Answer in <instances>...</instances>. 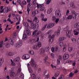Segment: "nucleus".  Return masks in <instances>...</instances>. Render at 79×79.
I'll return each instance as SVG.
<instances>
[{
	"label": "nucleus",
	"instance_id": "c756f323",
	"mask_svg": "<svg viewBox=\"0 0 79 79\" xmlns=\"http://www.w3.org/2000/svg\"><path fill=\"white\" fill-rule=\"evenodd\" d=\"M64 52H65L66 50V44H64V48H63Z\"/></svg>",
	"mask_w": 79,
	"mask_h": 79
},
{
	"label": "nucleus",
	"instance_id": "9d476101",
	"mask_svg": "<svg viewBox=\"0 0 79 79\" xmlns=\"http://www.w3.org/2000/svg\"><path fill=\"white\" fill-rule=\"evenodd\" d=\"M30 56L29 55H27L26 56H24L22 57L23 59H25V60H27V59H29Z\"/></svg>",
	"mask_w": 79,
	"mask_h": 79
},
{
	"label": "nucleus",
	"instance_id": "5fc2aeb1",
	"mask_svg": "<svg viewBox=\"0 0 79 79\" xmlns=\"http://www.w3.org/2000/svg\"><path fill=\"white\" fill-rule=\"evenodd\" d=\"M42 21H47V19H44V18H42Z\"/></svg>",
	"mask_w": 79,
	"mask_h": 79
},
{
	"label": "nucleus",
	"instance_id": "4be33fe9",
	"mask_svg": "<svg viewBox=\"0 0 79 79\" xmlns=\"http://www.w3.org/2000/svg\"><path fill=\"white\" fill-rule=\"evenodd\" d=\"M34 40H30L28 41V43H29V44H33V42H34Z\"/></svg>",
	"mask_w": 79,
	"mask_h": 79
},
{
	"label": "nucleus",
	"instance_id": "2eb2a0df",
	"mask_svg": "<svg viewBox=\"0 0 79 79\" xmlns=\"http://www.w3.org/2000/svg\"><path fill=\"white\" fill-rule=\"evenodd\" d=\"M44 75L45 76V77L47 79L49 77V76H48V74H47V70H45L44 72Z\"/></svg>",
	"mask_w": 79,
	"mask_h": 79
},
{
	"label": "nucleus",
	"instance_id": "13d9d810",
	"mask_svg": "<svg viewBox=\"0 0 79 79\" xmlns=\"http://www.w3.org/2000/svg\"><path fill=\"white\" fill-rule=\"evenodd\" d=\"M52 9H50V10H48V14H50V13L52 12Z\"/></svg>",
	"mask_w": 79,
	"mask_h": 79
},
{
	"label": "nucleus",
	"instance_id": "0e129e2a",
	"mask_svg": "<svg viewBox=\"0 0 79 79\" xmlns=\"http://www.w3.org/2000/svg\"><path fill=\"white\" fill-rule=\"evenodd\" d=\"M27 21L28 22H29V23H31H31H32V22H33V21H32L31 20H30L29 19H28Z\"/></svg>",
	"mask_w": 79,
	"mask_h": 79
},
{
	"label": "nucleus",
	"instance_id": "8fccbe9b",
	"mask_svg": "<svg viewBox=\"0 0 79 79\" xmlns=\"http://www.w3.org/2000/svg\"><path fill=\"white\" fill-rule=\"evenodd\" d=\"M45 63V64H46L47 65H48V66H49L50 65V63H49V62H48V61H45L44 62Z\"/></svg>",
	"mask_w": 79,
	"mask_h": 79
},
{
	"label": "nucleus",
	"instance_id": "0eeeda50",
	"mask_svg": "<svg viewBox=\"0 0 79 79\" xmlns=\"http://www.w3.org/2000/svg\"><path fill=\"white\" fill-rule=\"evenodd\" d=\"M25 31L27 35H30L31 32H30V31H29V29L28 28H26L25 29Z\"/></svg>",
	"mask_w": 79,
	"mask_h": 79
},
{
	"label": "nucleus",
	"instance_id": "6e6552de",
	"mask_svg": "<svg viewBox=\"0 0 79 79\" xmlns=\"http://www.w3.org/2000/svg\"><path fill=\"white\" fill-rule=\"evenodd\" d=\"M69 58V54H64L63 56V59L64 60H67Z\"/></svg>",
	"mask_w": 79,
	"mask_h": 79
},
{
	"label": "nucleus",
	"instance_id": "c03bdc74",
	"mask_svg": "<svg viewBox=\"0 0 79 79\" xmlns=\"http://www.w3.org/2000/svg\"><path fill=\"white\" fill-rule=\"evenodd\" d=\"M29 53H31V55H34V52L33 51H30L29 52Z\"/></svg>",
	"mask_w": 79,
	"mask_h": 79
},
{
	"label": "nucleus",
	"instance_id": "de8ad7c7",
	"mask_svg": "<svg viewBox=\"0 0 79 79\" xmlns=\"http://www.w3.org/2000/svg\"><path fill=\"white\" fill-rule=\"evenodd\" d=\"M69 77H73V73H72V72H71L69 74Z\"/></svg>",
	"mask_w": 79,
	"mask_h": 79
},
{
	"label": "nucleus",
	"instance_id": "680f3d73",
	"mask_svg": "<svg viewBox=\"0 0 79 79\" xmlns=\"http://www.w3.org/2000/svg\"><path fill=\"white\" fill-rule=\"evenodd\" d=\"M63 19L64 20H65L66 19H67V18H66V15H65L63 17Z\"/></svg>",
	"mask_w": 79,
	"mask_h": 79
},
{
	"label": "nucleus",
	"instance_id": "4d7b16f0",
	"mask_svg": "<svg viewBox=\"0 0 79 79\" xmlns=\"http://www.w3.org/2000/svg\"><path fill=\"white\" fill-rule=\"evenodd\" d=\"M17 44H18V45H19V47H21V46H22V45L23 44H21V43H17Z\"/></svg>",
	"mask_w": 79,
	"mask_h": 79
},
{
	"label": "nucleus",
	"instance_id": "f8f14e48",
	"mask_svg": "<svg viewBox=\"0 0 79 79\" xmlns=\"http://www.w3.org/2000/svg\"><path fill=\"white\" fill-rule=\"evenodd\" d=\"M16 36H17V33L16 32H15L13 33L12 35V39L14 40H15L16 38Z\"/></svg>",
	"mask_w": 79,
	"mask_h": 79
},
{
	"label": "nucleus",
	"instance_id": "f257e3e1",
	"mask_svg": "<svg viewBox=\"0 0 79 79\" xmlns=\"http://www.w3.org/2000/svg\"><path fill=\"white\" fill-rule=\"evenodd\" d=\"M40 35L41 37V38L43 39L44 36H43V34L40 31H38V29L36 30L35 31H34L32 33V35H34L35 36H37L39 35Z\"/></svg>",
	"mask_w": 79,
	"mask_h": 79
},
{
	"label": "nucleus",
	"instance_id": "e2e57ef3",
	"mask_svg": "<svg viewBox=\"0 0 79 79\" xmlns=\"http://www.w3.org/2000/svg\"><path fill=\"white\" fill-rule=\"evenodd\" d=\"M60 63V59H58L57 60V64H59Z\"/></svg>",
	"mask_w": 79,
	"mask_h": 79
},
{
	"label": "nucleus",
	"instance_id": "7ed1b4c3",
	"mask_svg": "<svg viewBox=\"0 0 79 79\" xmlns=\"http://www.w3.org/2000/svg\"><path fill=\"white\" fill-rule=\"evenodd\" d=\"M55 15L57 18H60L61 16V14L59 10H57L55 11Z\"/></svg>",
	"mask_w": 79,
	"mask_h": 79
},
{
	"label": "nucleus",
	"instance_id": "ddd939ff",
	"mask_svg": "<svg viewBox=\"0 0 79 79\" xmlns=\"http://www.w3.org/2000/svg\"><path fill=\"white\" fill-rule=\"evenodd\" d=\"M15 18L17 19L18 21H20L21 20V16L17 14L15 15Z\"/></svg>",
	"mask_w": 79,
	"mask_h": 79
},
{
	"label": "nucleus",
	"instance_id": "4c0bfd02",
	"mask_svg": "<svg viewBox=\"0 0 79 79\" xmlns=\"http://www.w3.org/2000/svg\"><path fill=\"white\" fill-rule=\"evenodd\" d=\"M8 55L9 56H13V53L11 52H10L8 53Z\"/></svg>",
	"mask_w": 79,
	"mask_h": 79
},
{
	"label": "nucleus",
	"instance_id": "a878e982",
	"mask_svg": "<svg viewBox=\"0 0 79 79\" xmlns=\"http://www.w3.org/2000/svg\"><path fill=\"white\" fill-rule=\"evenodd\" d=\"M73 17V15H70L67 18L68 19H71Z\"/></svg>",
	"mask_w": 79,
	"mask_h": 79
},
{
	"label": "nucleus",
	"instance_id": "aec40b11",
	"mask_svg": "<svg viewBox=\"0 0 79 79\" xmlns=\"http://www.w3.org/2000/svg\"><path fill=\"white\" fill-rule=\"evenodd\" d=\"M23 24L24 26L25 27H27L28 26H29V24H28V23L26 22H24L23 23Z\"/></svg>",
	"mask_w": 79,
	"mask_h": 79
},
{
	"label": "nucleus",
	"instance_id": "bb28decb",
	"mask_svg": "<svg viewBox=\"0 0 79 79\" xmlns=\"http://www.w3.org/2000/svg\"><path fill=\"white\" fill-rule=\"evenodd\" d=\"M6 8H7V10H6V9L5 10V12H4V13H7L9 11V7H6Z\"/></svg>",
	"mask_w": 79,
	"mask_h": 79
},
{
	"label": "nucleus",
	"instance_id": "603ef678",
	"mask_svg": "<svg viewBox=\"0 0 79 79\" xmlns=\"http://www.w3.org/2000/svg\"><path fill=\"white\" fill-rule=\"evenodd\" d=\"M74 27L75 28H77V27H79V26H78V25H77V23H76V24H75L74 25Z\"/></svg>",
	"mask_w": 79,
	"mask_h": 79
},
{
	"label": "nucleus",
	"instance_id": "a211bd4d",
	"mask_svg": "<svg viewBox=\"0 0 79 79\" xmlns=\"http://www.w3.org/2000/svg\"><path fill=\"white\" fill-rule=\"evenodd\" d=\"M60 74V72L59 71H58L56 72L54 76L56 77H57V76H58V75H59V74Z\"/></svg>",
	"mask_w": 79,
	"mask_h": 79
},
{
	"label": "nucleus",
	"instance_id": "052dcab7",
	"mask_svg": "<svg viewBox=\"0 0 79 79\" xmlns=\"http://www.w3.org/2000/svg\"><path fill=\"white\" fill-rule=\"evenodd\" d=\"M51 51H52V52H54V51H55V48H52Z\"/></svg>",
	"mask_w": 79,
	"mask_h": 79
},
{
	"label": "nucleus",
	"instance_id": "774afa93",
	"mask_svg": "<svg viewBox=\"0 0 79 79\" xmlns=\"http://www.w3.org/2000/svg\"><path fill=\"white\" fill-rule=\"evenodd\" d=\"M17 2L19 4H21V1L19 0H17Z\"/></svg>",
	"mask_w": 79,
	"mask_h": 79
},
{
	"label": "nucleus",
	"instance_id": "49530a36",
	"mask_svg": "<svg viewBox=\"0 0 79 79\" xmlns=\"http://www.w3.org/2000/svg\"><path fill=\"white\" fill-rule=\"evenodd\" d=\"M51 0H48L46 2V4L48 5V4H49L50 2H51Z\"/></svg>",
	"mask_w": 79,
	"mask_h": 79
},
{
	"label": "nucleus",
	"instance_id": "c85d7f7f",
	"mask_svg": "<svg viewBox=\"0 0 79 79\" xmlns=\"http://www.w3.org/2000/svg\"><path fill=\"white\" fill-rule=\"evenodd\" d=\"M15 47L16 48H19V46L17 43L15 44Z\"/></svg>",
	"mask_w": 79,
	"mask_h": 79
},
{
	"label": "nucleus",
	"instance_id": "c9c22d12",
	"mask_svg": "<svg viewBox=\"0 0 79 79\" xmlns=\"http://www.w3.org/2000/svg\"><path fill=\"white\" fill-rule=\"evenodd\" d=\"M69 29V28L67 26L66 27L64 28V31H66L68 30Z\"/></svg>",
	"mask_w": 79,
	"mask_h": 79
},
{
	"label": "nucleus",
	"instance_id": "5701e85b",
	"mask_svg": "<svg viewBox=\"0 0 79 79\" xmlns=\"http://www.w3.org/2000/svg\"><path fill=\"white\" fill-rule=\"evenodd\" d=\"M21 69H19L18 70V71L17 72V73L16 75L17 76H18L20 74V73L21 72Z\"/></svg>",
	"mask_w": 79,
	"mask_h": 79
},
{
	"label": "nucleus",
	"instance_id": "39448f33",
	"mask_svg": "<svg viewBox=\"0 0 79 79\" xmlns=\"http://www.w3.org/2000/svg\"><path fill=\"white\" fill-rule=\"evenodd\" d=\"M31 5H32V4L31 3H29L27 4V11L28 15H29V11H30V9H29V8Z\"/></svg>",
	"mask_w": 79,
	"mask_h": 79
},
{
	"label": "nucleus",
	"instance_id": "cd10ccee",
	"mask_svg": "<svg viewBox=\"0 0 79 79\" xmlns=\"http://www.w3.org/2000/svg\"><path fill=\"white\" fill-rule=\"evenodd\" d=\"M5 47L6 48H8V47H10V45L8 43H6V44Z\"/></svg>",
	"mask_w": 79,
	"mask_h": 79
},
{
	"label": "nucleus",
	"instance_id": "72a5a7b5",
	"mask_svg": "<svg viewBox=\"0 0 79 79\" xmlns=\"http://www.w3.org/2000/svg\"><path fill=\"white\" fill-rule=\"evenodd\" d=\"M45 10V8L44 7H42L41 6L40 7V11H44Z\"/></svg>",
	"mask_w": 79,
	"mask_h": 79
},
{
	"label": "nucleus",
	"instance_id": "423d86ee",
	"mask_svg": "<svg viewBox=\"0 0 79 79\" xmlns=\"http://www.w3.org/2000/svg\"><path fill=\"white\" fill-rule=\"evenodd\" d=\"M23 39L24 41L27 40V35H26V33H24L23 34Z\"/></svg>",
	"mask_w": 79,
	"mask_h": 79
},
{
	"label": "nucleus",
	"instance_id": "e433bc0d",
	"mask_svg": "<svg viewBox=\"0 0 79 79\" xmlns=\"http://www.w3.org/2000/svg\"><path fill=\"white\" fill-rule=\"evenodd\" d=\"M71 40L72 42H73L74 43H75V42H76V39L75 38H72L71 39Z\"/></svg>",
	"mask_w": 79,
	"mask_h": 79
},
{
	"label": "nucleus",
	"instance_id": "bf43d9fd",
	"mask_svg": "<svg viewBox=\"0 0 79 79\" xmlns=\"http://www.w3.org/2000/svg\"><path fill=\"white\" fill-rule=\"evenodd\" d=\"M22 3L23 4H24V5H26V4H27V2H26L25 1H23L22 2Z\"/></svg>",
	"mask_w": 79,
	"mask_h": 79
},
{
	"label": "nucleus",
	"instance_id": "f704fd0d",
	"mask_svg": "<svg viewBox=\"0 0 79 79\" xmlns=\"http://www.w3.org/2000/svg\"><path fill=\"white\" fill-rule=\"evenodd\" d=\"M37 46L39 48H40V47H41L42 46V45H41V43H40V42H38V43Z\"/></svg>",
	"mask_w": 79,
	"mask_h": 79
},
{
	"label": "nucleus",
	"instance_id": "6e6d98bb",
	"mask_svg": "<svg viewBox=\"0 0 79 79\" xmlns=\"http://www.w3.org/2000/svg\"><path fill=\"white\" fill-rule=\"evenodd\" d=\"M71 31H68L66 32V34H71Z\"/></svg>",
	"mask_w": 79,
	"mask_h": 79
},
{
	"label": "nucleus",
	"instance_id": "6ab92c4d",
	"mask_svg": "<svg viewBox=\"0 0 79 79\" xmlns=\"http://www.w3.org/2000/svg\"><path fill=\"white\" fill-rule=\"evenodd\" d=\"M60 28H59L58 29L57 31L55 32V34H56L57 35H60Z\"/></svg>",
	"mask_w": 79,
	"mask_h": 79
},
{
	"label": "nucleus",
	"instance_id": "20e7f679",
	"mask_svg": "<svg viewBox=\"0 0 79 79\" xmlns=\"http://www.w3.org/2000/svg\"><path fill=\"white\" fill-rule=\"evenodd\" d=\"M49 38V42L50 43H52V42H53V39H54V37H55V35H53L51 36V35H49L48 36Z\"/></svg>",
	"mask_w": 79,
	"mask_h": 79
},
{
	"label": "nucleus",
	"instance_id": "7c9ffc66",
	"mask_svg": "<svg viewBox=\"0 0 79 79\" xmlns=\"http://www.w3.org/2000/svg\"><path fill=\"white\" fill-rule=\"evenodd\" d=\"M47 24L45 25L42 29L41 31H44V30H45V29L46 28V27H47Z\"/></svg>",
	"mask_w": 79,
	"mask_h": 79
},
{
	"label": "nucleus",
	"instance_id": "69168bd1",
	"mask_svg": "<svg viewBox=\"0 0 79 79\" xmlns=\"http://www.w3.org/2000/svg\"><path fill=\"white\" fill-rule=\"evenodd\" d=\"M37 19H38L37 17H35L34 18V19L33 20V21L34 22V21H36V20H37Z\"/></svg>",
	"mask_w": 79,
	"mask_h": 79
},
{
	"label": "nucleus",
	"instance_id": "09e8293b",
	"mask_svg": "<svg viewBox=\"0 0 79 79\" xmlns=\"http://www.w3.org/2000/svg\"><path fill=\"white\" fill-rule=\"evenodd\" d=\"M68 50L69 52H71L73 50V48L70 47L69 48Z\"/></svg>",
	"mask_w": 79,
	"mask_h": 79
},
{
	"label": "nucleus",
	"instance_id": "dca6fc26",
	"mask_svg": "<svg viewBox=\"0 0 79 79\" xmlns=\"http://www.w3.org/2000/svg\"><path fill=\"white\" fill-rule=\"evenodd\" d=\"M65 39H66V37H60L59 39V42H61V41H63V40H64Z\"/></svg>",
	"mask_w": 79,
	"mask_h": 79
},
{
	"label": "nucleus",
	"instance_id": "b1692460",
	"mask_svg": "<svg viewBox=\"0 0 79 79\" xmlns=\"http://www.w3.org/2000/svg\"><path fill=\"white\" fill-rule=\"evenodd\" d=\"M74 34L75 35H78L79 34V32L77 31V30L76 29L74 31Z\"/></svg>",
	"mask_w": 79,
	"mask_h": 79
},
{
	"label": "nucleus",
	"instance_id": "412c9836",
	"mask_svg": "<svg viewBox=\"0 0 79 79\" xmlns=\"http://www.w3.org/2000/svg\"><path fill=\"white\" fill-rule=\"evenodd\" d=\"M9 43L11 45H14L15 44V43H14V42H13V40H11L10 41H9Z\"/></svg>",
	"mask_w": 79,
	"mask_h": 79
},
{
	"label": "nucleus",
	"instance_id": "1a4fd4ad",
	"mask_svg": "<svg viewBox=\"0 0 79 79\" xmlns=\"http://www.w3.org/2000/svg\"><path fill=\"white\" fill-rule=\"evenodd\" d=\"M54 25H55V24L54 23L49 24L47 26V28L48 29H50L51 27H53Z\"/></svg>",
	"mask_w": 79,
	"mask_h": 79
},
{
	"label": "nucleus",
	"instance_id": "2f4dec72",
	"mask_svg": "<svg viewBox=\"0 0 79 79\" xmlns=\"http://www.w3.org/2000/svg\"><path fill=\"white\" fill-rule=\"evenodd\" d=\"M35 77V75L34 74H32L31 75V79H34Z\"/></svg>",
	"mask_w": 79,
	"mask_h": 79
},
{
	"label": "nucleus",
	"instance_id": "37998d69",
	"mask_svg": "<svg viewBox=\"0 0 79 79\" xmlns=\"http://www.w3.org/2000/svg\"><path fill=\"white\" fill-rule=\"evenodd\" d=\"M48 59V56H46L45 57V58L44 59V61L45 62V61H47V60Z\"/></svg>",
	"mask_w": 79,
	"mask_h": 79
},
{
	"label": "nucleus",
	"instance_id": "9b49d317",
	"mask_svg": "<svg viewBox=\"0 0 79 79\" xmlns=\"http://www.w3.org/2000/svg\"><path fill=\"white\" fill-rule=\"evenodd\" d=\"M15 76H16V74L14 72H12L10 74V76L11 77H12V78L15 77Z\"/></svg>",
	"mask_w": 79,
	"mask_h": 79
},
{
	"label": "nucleus",
	"instance_id": "79ce46f5",
	"mask_svg": "<svg viewBox=\"0 0 79 79\" xmlns=\"http://www.w3.org/2000/svg\"><path fill=\"white\" fill-rule=\"evenodd\" d=\"M35 28L36 29H38V28L39 27V25L37 23H35Z\"/></svg>",
	"mask_w": 79,
	"mask_h": 79
},
{
	"label": "nucleus",
	"instance_id": "f03ea898",
	"mask_svg": "<svg viewBox=\"0 0 79 79\" xmlns=\"http://www.w3.org/2000/svg\"><path fill=\"white\" fill-rule=\"evenodd\" d=\"M31 66L33 67L34 66V69H36L37 68V65L35 64V62L34 61V60L33 59H31Z\"/></svg>",
	"mask_w": 79,
	"mask_h": 79
},
{
	"label": "nucleus",
	"instance_id": "f3484780",
	"mask_svg": "<svg viewBox=\"0 0 79 79\" xmlns=\"http://www.w3.org/2000/svg\"><path fill=\"white\" fill-rule=\"evenodd\" d=\"M40 55H42L44 53V52H45V50L43 49H40Z\"/></svg>",
	"mask_w": 79,
	"mask_h": 79
},
{
	"label": "nucleus",
	"instance_id": "864d4df0",
	"mask_svg": "<svg viewBox=\"0 0 79 79\" xmlns=\"http://www.w3.org/2000/svg\"><path fill=\"white\" fill-rule=\"evenodd\" d=\"M56 19V16H53L52 17V20H53L54 21L55 20V19Z\"/></svg>",
	"mask_w": 79,
	"mask_h": 79
},
{
	"label": "nucleus",
	"instance_id": "473e14b6",
	"mask_svg": "<svg viewBox=\"0 0 79 79\" xmlns=\"http://www.w3.org/2000/svg\"><path fill=\"white\" fill-rule=\"evenodd\" d=\"M36 14V12L35 11H33V12L32 13V16H34L35 15V14Z\"/></svg>",
	"mask_w": 79,
	"mask_h": 79
},
{
	"label": "nucleus",
	"instance_id": "ea45409f",
	"mask_svg": "<svg viewBox=\"0 0 79 79\" xmlns=\"http://www.w3.org/2000/svg\"><path fill=\"white\" fill-rule=\"evenodd\" d=\"M70 6L71 7H72V8H75V5H74V3H72L71 4H70Z\"/></svg>",
	"mask_w": 79,
	"mask_h": 79
},
{
	"label": "nucleus",
	"instance_id": "4468645a",
	"mask_svg": "<svg viewBox=\"0 0 79 79\" xmlns=\"http://www.w3.org/2000/svg\"><path fill=\"white\" fill-rule=\"evenodd\" d=\"M31 28L33 29H35V24H34V22H32V23H31Z\"/></svg>",
	"mask_w": 79,
	"mask_h": 79
},
{
	"label": "nucleus",
	"instance_id": "3c124183",
	"mask_svg": "<svg viewBox=\"0 0 79 79\" xmlns=\"http://www.w3.org/2000/svg\"><path fill=\"white\" fill-rule=\"evenodd\" d=\"M59 20H60V19L58 18H57L56 19L55 21V22L56 23V24H57V23H58V21H59Z\"/></svg>",
	"mask_w": 79,
	"mask_h": 79
},
{
	"label": "nucleus",
	"instance_id": "58836bf2",
	"mask_svg": "<svg viewBox=\"0 0 79 79\" xmlns=\"http://www.w3.org/2000/svg\"><path fill=\"white\" fill-rule=\"evenodd\" d=\"M15 61L18 62L19 61V57H18L15 59Z\"/></svg>",
	"mask_w": 79,
	"mask_h": 79
},
{
	"label": "nucleus",
	"instance_id": "a18cd8bd",
	"mask_svg": "<svg viewBox=\"0 0 79 79\" xmlns=\"http://www.w3.org/2000/svg\"><path fill=\"white\" fill-rule=\"evenodd\" d=\"M59 45L61 47H62L63 46V43L61 42L59 44Z\"/></svg>",
	"mask_w": 79,
	"mask_h": 79
},
{
	"label": "nucleus",
	"instance_id": "393cba45",
	"mask_svg": "<svg viewBox=\"0 0 79 79\" xmlns=\"http://www.w3.org/2000/svg\"><path fill=\"white\" fill-rule=\"evenodd\" d=\"M28 69L29 73H32V68H31V67H28Z\"/></svg>",
	"mask_w": 79,
	"mask_h": 79
},
{
	"label": "nucleus",
	"instance_id": "338daca9",
	"mask_svg": "<svg viewBox=\"0 0 79 79\" xmlns=\"http://www.w3.org/2000/svg\"><path fill=\"white\" fill-rule=\"evenodd\" d=\"M69 13V10H67V12L66 13V15H67V16H68V14Z\"/></svg>",
	"mask_w": 79,
	"mask_h": 79
},
{
	"label": "nucleus",
	"instance_id": "a19ab883",
	"mask_svg": "<svg viewBox=\"0 0 79 79\" xmlns=\"http://www.w3.org/2000/svg\"><path fill=\"white\" fill-rule=\"evenodd\" d=\"M37 46L36 45H35L33 47V49H34V50H35V49H37Z\"/></svg>",
	"mask_w": 79,
	"mask_h": 79
}]
</instances>
